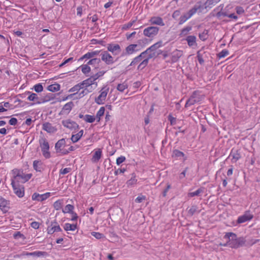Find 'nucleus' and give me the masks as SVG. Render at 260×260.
Listing matches in <instances>:
<instances>
[{
  "instance_id": "obj_15",
  "label": "nucleus",
  "mask_w": 260,
  "mask_h": 260,
  "mask_svg": "<svg viewBox=\"0 0 260 260\" xmlns=\"http://www.w3.org/2000/svg\"><path fill=\"white\" fill-rule=\"evenodd\" d=\"M103 155V151L101 148L94 149L92 151V155L91 161L93 163H97L99 161Z\"/></svg>"
},
{
  "instance_id": "obj_58",
  "label": "nucleus",
  "mask_w": 260,
  "mask_h": 260,
  "mask_svg": "<svg viewBox=\"0 0 260 260\" xmlns=\"http://www.w3.org/2000/svg\"><path fill=\"white\" fill-rule=\"evenodd\" d=\"M72 169L71 168H66L64 169H61L59 171L60 174L61 175H65L69 173H70Z\"/></svg>"
},
{
  "instance_id": "obj_46",
  "label": "nucleus",
  "mask_w": 260,
  "mask_h": 260,
  "mask_svg": "<svg viewBox=\"0 0 260 260\" xmlns=\"http://www.w3.org/2000/svg\"><path fill=\"white\" fill-rule=\"evenodd\" d=\"M13 238L15 240H18L19 239H22V240H24L26 239L25 236L21 233L20 232H16L13 234Z\"/></svg>"
},
{
  "instance_id": "obj_9",
  "label": "nucleus",
  "mask_w": 260,
  "mask_h": 260,
  "mask_svg": "<svg viewBox=\"0 0 260 260\" xmlns=\"http://www.w3.org/2000/svg\"><path fill=\"white\" fill-rule=\"evenodd\" d=\"M200 5H194V7L189 10L187 12L184 13L180 16L179 18V24L184 23L186 21L189 19L193 15H194L197 11L200 9Z\"/></svg>"
},
{
  "instance_id": "obj_23",
  "label": "nucleus",
  "mask_w": 260,
  "mask_h": 260,
  "mask_svg": "<svg viewBox=\"0 0 260 260\" xmlns=\"http://www.w3.org/2000/svg\"><path fill=\"white\" fill-rule=\"evenodd\" d=\"M26 256H31L37 257H46L48 255V253L46 251H36L32 252H27Z\"/></svg>"
},
{
  "instance_id": "obj_53",
  "label": "nucleus",
  "mask_w": 260,
  "mask_h": 260,
  "mask_svg": "<svg viewBox=\"0 0 260 260\" xmlns=\"http://www.w3.org/2000/svg\"><path fill=\"white\" fill-rule=\"evenodd\" d=\"M228 54L229 51L226 49H223L217 55L219 58H221L225 57Z\"/></svg>"
},
{
  "instance_id": "obj_51",
  "label": "nucleus",
  "mask_w": 260,
  "mask_h": 260,
  "mask_svg": "<svg viewBox=\"0 0 260 260\" xmlns=\"http://www.w3.org/2000/svg\"><path fill=\"white\" fill-rule=\"evenodd\" d=\"M203 192V188H200L198 189H197L196 191L194 192H189L188 193V196L190 197H193L194 196H198L200 195V193Z\"/></svg>"
},
{
  "instance_id": "obj_24",
  "label": "nucleus",
  "mask_w": 260,
  "mask_h": 260,
  "mask_svg": "<svg viewBox=\"0 0 260 260\" xmlns=\"http://www.w3.org/2000/svg\"><path fill=\"white\" fill-rule=\"evenodd\" d=\"M197 92L194 91L192 95L189 99L186 101L185 107H188L191 105H194L196 103L199 102V100L197 99Z\"/></svg>"
},
{
  "instance_id": "obj_22",
  "label": "nucleus",
  "mask_w": 260,
  "mask_h": 260,
  "mask_svg": "<svg viewBox=\"0 0 260 260\" xmlns=\"http://www.w3.org/2000/svg\"><path fill=\"white\" fill-rule=\"evenodd\" d=\"M81 89H82V88H81V85L79 83L75 85V86H74L73 87H72L71 88H70L69 90V91L70 92H73V94H71L69 95V96L72 98L73 97L74 95H76V94H78V96L76 97L77 99H78V95H79V91L81 90Z\"/></svg>"
},
{
  "instance_id": "obj_47",
  "label": "nucleus",
  "mask_w": 260,
  "mask_h": 260,
  "mask_svg": "<svg viewBox=\"0 0 260 260\" xmlns=\"http://www.w3.org/2000/svg\"><path fill=\"white\" fill-rule=\"evenodd\" d=\"M128 88L127 84L126 82H123L121 84H118L117 89L120 92H123L124 90Z\"/></svg>"
},
{
  "instance_id": "obj_32",
  "label": "nucleus",
  "mask_w": 260,
  "mask_h": 260,
  "mask_svg": "<svg viewBox=\"0 0 260 260\" xmlns=\"http://www.w3.org/2000/svg\"><path fill=\"white\" fill-rule=\"evenodd\" d=\"M145 54H146V52L144 51L142 52L139 55L134 58L130 65L133 66L141 62L142 59L144 58Z\"/></svg>"
},
{
  "instance_id": "obj_17",
  "label": "nucleus",
  "mask_w": 260,
  "mask_h": 260,
  "mask_svg": "<svg viewBox=\"0 0 260 260\" xmlns=\"http://www.w3.org/2000/svg\"><path fill=\"white\" fill-rule=\"evenodd\" d=\"M101 59L107 64H112L114 62V58L107 51H104L101 54Z\"/></svg>"
},
{
  "instance_id": "obj_29",
  "label": "nucleus",
  "mask_w": 260,
  "mask_h": 260,
  "mask_svg": "<svg viewBox=\"0 0 260 260\" xmlns=\"http://www.w3.org/2000/svg\"><path fill=\"white\" fill-rule=\"evenodd\" d=\"M185 40L187 42V44L189 47H193V46H197V38L194 36H187Z\"/></svg>"
},
{
  "instance_id": "obj_55",
  "label": "nucleus",
  "mask_w": 260,
  "mask_h": 260,
  "mask_svg": "<svg viewBox=\"0 0 260 260\" xmlns=\"http://www.w3.org/2000/svg\"><path fill=\"white\" fill-rule=\"evenodd\" d=\"M91 234L92 236H93L94 237H95L97 239H102V238L104 237V235L99 232H91Z\"/></svg>"
},
{
  "instance_id": "obj_64",
  "label": "nucleus",
  "mask_w": 260,
  "mask_h": 260,
  "mask_svg": "<svg viewBox=\"0 0 260 260\" xmlns=\"http://www.w3.org/2000/svg\"><path fill=\"white\" fill-rule=\"evenodd\" d=\"M9 123L11 125H15L17 123V119L16 118H11Z\"/></svg>"
},
{
  "instance_id": "obj_60",
  "label": "nucleus",
  "mask_w": 260,
  "mask_h": 260,
  "mask_svg": "<svg viewBox=\"0 0 260 260\" xmlns=\"http://www.w3.org/2000/svg\"><path fill=\"white\" fill-rule=\"evenodd\" d=\"M125 160V157L124 156H121L120 157H118L116 159V164L117 165H119L120 164H122Z\"/></svg>"
},
{
  "instance_id": "obj_35",
  "label": "nucleus",
  "mask_w": 260,
  "mask_h": 260,
  "mask_svg": "<svg viewBox=\"0 0 260 260\" xmlns=\"http://www.w3.org/2000/svg\"><path fill=\"white\" fill-rule=\"evenodd\" d=\"M73 106L74 104L72 102H70L66 104L62 108V112L65 114L69 113L71 111Z\"/></svg>"
},
{
  "instance_id": "obj_62",
  "label": "nucleus",
  "mask_w": 260,
  "mask_h": 260,
  "mask_svg": "<svg viewBox=\"0 0 260 260\" xmlns=\"http://www.w3.org/2000/svg\"><path fill=\"white\" fill-rule=\"evenodd\" d=\"M31 227L34 229H38L40 228V224L39 222L34 221L32 222L30 224Z\"/></svg>"
},
{
  "instance_id": "obj_49",
  "label": "nucleus",
  "mask_w": 260,
  "mask_h": 260,
  "mask_svg": "<svg viewBox=\"0 0 260 260\" xmlns=\"http://www.w3.org/2000/svg\"><path fill=\"white\" fill-rule=\"evenodd\" d=\"M137 182V179L136 178V175H134L132 177V178L128 180L127 182H126V184H127V186H131L132 185H134L135 184H136Z\"/></svg>"
},
{
  "instance_id": "obj_48",
  "label": "nucleus",
  "mask_w": 260,
  "mask_h": 260,
  "mask_svg": "<svg viewBox=\"0 0 260 260\" xmlns=\"http://www.w3.org/2000/svg\"><path fill=\"white\" fill-rule=\"evenodd\" d=\"M217 16H228L229 18H233L235 20H237L238 19V17L234 13L228 15L226 14V13H224V12H218L217 14Z\"/></svg>"
},
{
  "instance_id": "obj_59",
  "label": "nucleus",
  "mask_w": 260,
  "mask_h": 260,
  "mask_svg": "<svg viewBox=\"0 0 260 260\" xmlns=\"http://www.w3.org/2000/svg\"><path fill=\"white\" fill-rule=\"evenodd\" d=\"M126 171V168H121L117 169L114 171V175L117 176L120 174L124 173Z\"/></svg>"
},
{
  "instance_id": "obj_21",
  "label": "nucleus",
  "mask_w": 260,
  "mask_h": 260,
  "mask_svg": "<svg viewBox=\"0 0 260 260\" xmlns=\"http://www.w3.org/2000/svg\"><path fill=\"white\" fill-rule=\"evenodd\" d=\"M187 216L188 217H191L195 214H199L200 213L201 210H199V207L195 205L191 206L186 209Z\"/></svg>"
},
{
  "instance_id": "obj_31",
  "label": "nucleus",
  "mask_w": 260,
  "mask_h": 260,
  "mask_svg": "<svg viewBox=\"0 0 260 260\" xmlns=\"http://www.w3.org/2000/svg\"><path fill=\"white\" fill-rule=\"evenodd\" d=\"M83 133L84 131L83 129H81L78 133L76 134H73L71 138V140L72 141V142L74 143L77 142L83 136Z\"/></svg>"
},
{
  "instance_id": "obj_27",
  "label": "nucleus",
  "mask_w": 260,
  "mask_h": 260,
  "mask_svg": "<svg viewBox=\"0 0 260 260\" xmlns=\"http://www.w3.org/2000/svg\"><path fill=\"white\" fill-rule=\"evenodd\" d=\"M149 22L152 25H161L162 24V19L158 16H153L149 20Z\"/></svg>"
},
{
  "instance_id": "obj_4",
  "label": "nucleus",
  "mask_w": 260,
  "mask_h": 260,
  "mask_svg": "<svg viewBox=\"0 0 260 260\" xmlns=\"http://www.w3.org/2000/svg\"><path fill=\"white\" fill-rule=\"evenodd\" d=\"M13 173L14 175L15 179L22 183L28 181L32 176L31 173H26L21 169H14Z\"/></svg>"
},
{
  "instance_id": "obj_50",
  "label": "nucleus",
  "mask_w": 260,
  "mask_h": 260,
  "mask_svg": "<svg viewBox=\"0 0 260 260\" xmlns=\"http://www.w3.org/2000/svg\"><path fill=\"white\" fill-rule=\"evenodd\" d=\"M135 22V20H132L129 21L127 23L123 24L121 27V29L122 30H128L133 25Z\"/></svg>"
},
{
  "instance_id": "obj_52",
  "label": "nucleus",
  "mask_w": 260,
  "mask_h": 260,
  "mask_svg": "<svg viewBox=\"0 0 260 260\" xmlns=\"http://www.w3.org/2000/svg\"><path fill=\"white\" fill-rule=\"evenodd\" d=\"M33 89L37 92H41L43 90V87L41 83H38L34 86Z\"/></svg>"
},
{
  "instance_id": "obj_34",
  "label": "nucleus",
  "mask_w": 260,
  "mask_h": 260,
  "mask_svg": "<svg viewBox=\"0 0 260 260\" xmlns=\"http://www.w3.org/2000/svg\"><path fill=\"white\" fill-rule=\"evenodd\" d=\"M63 205V199H61L57 200V201L54 202L53 204V207L55 210L58 211V210L63 209L62 208Z\"/></svg>"
},
{
  "instance_id": "obj_45",
  "label": "nucleus",
  "mask_w": 260,
  "mask_h": 260,
  "mask_svg": "<svg viewBox=\"0 0 260 260\" xmlns=\"http://www.w3.org/2000/svg\"><path fill=\"white\" fill-rule=\"evenodd\" d=\"M80 68L84 74H87L90 73L91 69L88 64H83L80 66Z\"/></svg>"
},
{
  "instance_id": "obj_1",
  "label": "nucleus",
  "mask_w": 260,
  "mask_h": 260,
  "mask_svg": "<svg viewBox=\"0 0 260 260\" xmlns=\"http://www.w3.org/2000/svg\"><path fill=\"white\" fill-rule=\"evenodd\" d=\"M227 240L225 244L220 243L219 245L223 246H229L233 248H237L244 245L245 240L243 237L237 238V235L233 233H226L223 237Z\"/></svg>"
},
{
  "instance_id": "obj_13",
  "label": "nucleus",
  "mask_w": 260,
  "mask_h": 260,
  "mask_svg": "<svg viewBox=\"0 0 260 260\" xmlns=\"http://www.w3.org/2000/svg\"><path fill=\"white\" fill-rule=\"evenodd\" d=\"M51 196V192H47L43 194H39L37 192H35L31 196L32 201L38 202H43L49 198Z\"/></svg>"
},
{
  "instance_id": "obj_61",
  "label": "nucleus",
  "mask_w": 260,
  "mask_h": 260,
  "mask_svg": "<svg viewBox=\"0 0 260 260\" xmlns=\"http://www.w3.org/2000/svg\"><path fill=\"white\" fill-rule=\"evenodd\" d=\"M146 199L145 196H139L136 199L135 202L138 203H140L144 201Z\"/></svg>"
},
{
  "instance_id": "obj_11",
  "label": "nucleus",
  "mask_w": 260,
  "mask_h": 260,
  "mask_svg": "<svg viewBox=\"0 0 260 260\" xmlns=\"http://www.w3.org/2000/svg\"><path fill=\"white\" fill-rule=\"evenodd\" d=\"M11 184L15 194L19 198H22L24 195V188L23 186L16 183L14 180H12Z\"/></svg>"
},
{
  "instance_id": "obj_42",
  "label": "nucleus",
  "mask_w": 260,
  "mask_h": 260,
  "mask_svg": "<svg viewBox=\"0 0 260 260\" xmlns=\"http://www.w3.org/2000/svg\"><path fill=\"white\" fill-rule=\"evenodd\" d=\"M47 89L51 92H56L60 89V85L58 84H54L48 86Z\"/></svg>"
},
{
  "instance_id": "obj_20",
  "label": "nucleus",
  "mask_w": 260,
  "mask_h": 260,
  "mask_svg": "<svg viewBox=\"0 0 260 260\" xmlns=\"http://www.w3.org/2000/svg\"><path fill=\"white\" fill-rule=\"evenodd\" d=\"M241 153L239 150L236 149H232L229 157H231L232 162H236L241 158Z\"/></svg>"
},
{
  "instance_id": "obj_44",
  "label": "nucleus",
  "mask_w": 260,
  "mask_h": 260,
  "mask_svg": "<svg viewBox=\"0 0 260 260\" xmlns=\"http://www.w3.org/2000/svg\"><path fill=\"white\" fill-rule=\"evenodd\" d=\"M95 119L96 118L94 116L88 114L84 115V120L86 122L88 123L93 122L95 121Z\"/></svg>"
},
{
  "instance_id": "obj_39",
  "label": "nucleus",
  "mask_w": 260,
  "mask_h": 260,
  "mask_svg": "<svg viewBox=\"0 0 260 260\" xmlns=\"http://www.w3.org/2000/svg\"><path fill=\"white\" fill-rule=\"evenodd\" d=\"M151 58H149V55H148V56L146 58H144V59L141 61V62H140V63L139 64V65L138 66V70H142L143 69V68H144L148 63V61H149V59H150Z\"/></svg>"
},
{
  "instance_id": "obj_3",
  "label": "nucleus",
  "mask_w": 260,
  "mask_h": 260,
  "mask_svg": "<svg viewBox=\"0 0 260 260\" xmlns=\"http://www.w3.org/2000/svg\"><path fill=\"white\" fill-rule=\"evenodd\" d=\"M66 145V141L64 139H61L58 140L55 145V149L57 153H60L61 154L66 155L70 152L74 150V147L73 146H69Z\"/></svg>"
},
{
  "instance_id": "obj_56",
  "label": "nucleus",
  "mask_w": 260,
  "mask_h": 260,
  "mask_svg": "<svg viewBox=\"0 0 260 260\" xmlns=\"http://www.w3.org/2000/svg\"><path fill=\"white\" fill-rule=\"evenodd\" d=\"M191 26H188L182 29L181 35L183 36L186 35L188 32L191 30Z\"/></svg>"
},
{
  "instance_id": "obj_30",
  "label": "nucleus",
  "mask_w": 260,
  "mask_h": 260,
  "mask_svg": "<svg viewBox=\"0 0 260 260\" xmlns=\"http://www.w3.org/2000/svg\"><path fill=\"white\" fill-rule=\"evenodd\" d=\"M27 94H29V96L27 97V100L29 101L34 102L35 104H40V102H39V98L38 95L35 93H31L29 91H28Z\"/></svg>"
},
{
  "instance_id": "obj_7",
  "label": "nucleus",
  "mask_w": 260,
  "mask_h": 260,
  "mask_svg": "<svg viewBox=\"0 0 260 260\" xmlns=\"http://www.w3.org/2000/svg\"><path fill=\"white\" fill-rule=\"evenodd\" d=\"M145 41H146V39L139 40L138 41L137 44H132L128 45L125 49V54L127 55H132L140 51L144 47V46H143L141 43H143Z\"/></svg>"
},
{
  "instance_id": "obj_54",
  "label": "nucleus",
  "mask_w": 260,
  "mask_h": 260,
  "mask_svg": "<svg viewBox=\"0 0 260 260\" xmlns=\"http://www.w3.org/2000/svg\"><path fill=\"white\" fill-rule=\"evenodd\" d=\"M106 72L105 71H100L96 73L95 75H94L92 76H91L92 78L94 79V80L95 82H96V80L100 77L103 76Z\"/></svg>"
},
{
  "instance_id": "obj_41",
  "label": "nucleus",
  "mask_w": 260,
  "mask_h": 260,
  "mask_svg": "<svg viewBox=\"0 0 260 260\" xmlns=\"http://www.w3.org/2000/svg\"><path fill=\"white\" fill-rule=\"evenodd\" d=\"M74 209V207L73 205L71 204H68L65 206L64 208H63L62 209V212L63 213H71L72 212H73Z\"/></svg>"
},
{
  "instance_id": "obj_37",
  "label": "nucleus",
  "mask_w": 260,
  "mask_h": 260,
  "mask_svg": "<svg viewBox=\"0 0 260 260\" xmlns=\"http://www.w3.org/2000/svg\"><path fill=\"white\" fill-rule=\"evenodd\" d=\"M63 229L66 231H74L77 229V224L66 223L63 226Z\"/></svg>"
},
{
  "instance_id": "obj_6",
  "label": "nucleus",
  "mask_w": 260,
  "mask_h": 260,
  "mask_svg": "<svg viewBox=\"0 0 260 260\" xmlns=\"http://www.w3.org/2000/svg\"><path fill=\"white\" fill-rule=\"evenodd\" d=\"M39 143L43 156L46 158H49L51 157V154L49 151L50 147L47 140L44 136H41L39 140Z\"/></svg>"
},
{
  "instance_id": "obj_19",
  "label": "nucleus",
  "mask_w": 260,
  "mask_h": 260,
  "mask_svg": "<svg viewBox=\"0 0 260 260\" xmlns=\"http://www.w3.org/2000/svg\"><path fill=\"white\" fill-rule=\"evenodd\" d=\"M10 209V202L3 197L0 198V209L4 213L7 212Z\"/></svg>"
},
{
  "instance_id": "obj_38",
  "label": "nucleus",
  "mask_w": 260,
  "mask_h": 260,
  "mask_svg": "<svg viewBox=\"0 0 260 260\" xmlns=\"http://www.w3.org/2000/svg\"><path fill=\"white\" fill-rule=\"evenodd\" d=\"M105 111V109L104 107H101L99 111L97 112L96 114V116L95 117L97 121L100 122L101 117L104 115Z\"/></svg>"
},
{
  "instance_id": "obj_8",
  "label": "nucleus",
  "mask_w": 260,
  "mask_h": 260,
  "mask_svg": "<svg viewBox=\"0 0 260 260\" xmlns=\"http://www.w3.org/2000/svg\"><path fill=\"white\" fill-rule=\"evenodd\" d=\"M109 91V86L108 85L104 86L100 90L99 95L95 98V102L98 105L104 104L106 100Z\"/></svg>"
},
{
  "instance_id": "obj_36",
  "label": "nucleus",
  "mask_w": 260,
  "mask_h": 260,
  "mask_svg": "<svg viewBox=\"0 0 260 260\" xmlns=\"http://www.w3.org/2000/svg\"><path fill=\"white\" fill-rule=\"evenodd\" d=\"M206 52L204 51V49L202 48L197 52V57L199 63L201 64H203L204 62V57Z\"/></svg>"
},
{
  "instance_id": "obj_33",
  "label": "nucleus",
  "mask_w": 260,
  "mask_h": 260,
  "mask_svg": "<svg viewBox=\"0 0 260 260\" xmlns=\"http://www.w3.org/2000/svg\"><path fill=\"white\" fill-rule=\"evenodd\" d=\"M33 168L37 172H41L43 169V163L40 160H35L33 162Z\"/></svg>"
},
{
  "instance_id": "obj_16",
  "label": "nucleus",
  "mask_w": 260,
  "mask_h": 260,
  "mask_svg": "<svg viewBox=\"0 0 260 260\" xmlns=\"http://www.w3.org/2000/svg\"><path fill=\"white\" fill-rule=\"evenodd\" d=\"M61 123L64 127L71 130L76 129L79 127V125L76 122L70 119L63 120Z\"/></svg>"
},
{
  "instance_id": "obj_2",
  "label": "nucleus",
  "mask_w": 260,
  "mask_h": 260,
  "mask_svg": "<svg viewBox=\"0 0 260 260\" xmlns=\"http://www.w3.org/2000/svg\"><path fill=\"white\" fill-rule=\"evenodd\" d=\"M80 84L82 90L79 93V99L82 98L88 93L92 92L93 90L91 87L92 85H95V87H96L98 85L97 83L94 81V79L91 77L84 80L82 82H80Z\"/></svg>"
},
{
  "instance_id": "obj_14",
  "label": "nucleus",
  "mask_w": 260,
  "mask_h": 260,
  "mask_svg": "<svg viewBox=\"0 0 260 260\" xmlns=\"http://www.w3.org/2000/svg\"><path fill=\"white\" fill-rule=\"evenodd\" d=\"M253 217V215L251 213L249 210L246 211L244 214L238 218L237 223H242L251 220Z\"/></svg>"
},
{
  "instance_id": "obj_5",
  "label": "nucleus",
  "mask_w": 260,
  "mask_h": 260,
  "mask_svg": "<svg viewBox=\"0 0 260 260\" xmlns=\"http://www.w3.org/2000/svg\"><path fill=\"white\" fill-rule=\"evenodd\" d=\"M162 46V44L161 41H159L155 44H153L148 48H147L145 52L146 53H149V58H152L154 57H156L161 54V47Z\"/></svg>"
},
{
  "instance_id": "obj_18",
  "label": "nucleus",
  "mask_w": 260,
  "mask_h": 260,
  "mask_svg": "<svg viewBox=\"0 0 260 260\" xmlns=\"http://www.w3.org/2000/svg\"><path fill=\"white\" fill-rule=\"evenodd\" d=\"M107 50L113 55H117L121 52V47L118 44H109L107 46Z\"/></svg>"
},
{
  "instance_id": "obj_26",
  "label": "nucleus",
  "mask_w": 260,
  "mask_h": 260,
  "mask_svg": "<svg viewBox=\"0 0 260 260\" xmlns=\"http://www.w3.org/2000/svg\"><path fill=\"white\" fill-rule=\"evenodd\" d=\"M183 55L182 51L176 49L172 53V62H176Z\"/></svg>"
},
{
  "instance_id": "obj_28",
  "label": "nucleus",
  "mask_w": 260,
  "mask_h": 260,
  "mask_svg": "<svg viewBox=\"0 0 260 260\" xmlns=\"http://www.w3.org/2000/svg\"><path fill=\"white\" fill-rule=\"evenodd\" d=\"M99 51L89 52L81 56L79 59L78 61H81L84 59H88L91 58L96 55L99 53Z\"/></svg>"
},
{
  "instance_id": "obj_63",
  "label": "nucleus",
  "mask_w": 260,
  "mask_h": 260,
  "mask_svg": "<svg viewBox=\"0 0 260 260\" xmlns=\"http://www.w3.org/2000/svg\"><path fill=\"white\" fill-rule=\"evenodd\" d=\"M168 120L170 121V122L172 125H174L176 124V118L173 117L170 114L168 116Z\"/></svg>"
},
{
  "instance_id": "obj_57",
  "label": "nucleus",
  "mask_w": 260,
  "mask_h": 260,
  "mask_svg": "<svg viewBox=\"0 0 260 260\" xmlns=\"http://www.w3.org/2000/svg\"><path fill=\"white\" fill-rule=\"evenodd\" d=\"M90 16V14H89L88 16H87V19H91L92 22L94 23V22H95L98 21V19H99V17L98 16L97 14H94L93 16Z\"/></svg>"
},
{
  "instance_id": "obj_25",
  "label": "nucleus",
  "mask_w": 260,
  "mask_h": 260,
  "mask_svg": "<svg viewBox=\"0 0 260 260\" xmlns=\"http://www.w3.org/2000/svg\"><path fill=\"white\" fill-rule=\"evenodd\" d=\"M43 129L49 133H53L57 131V129L49 122H46L43 124Z\"/></svg>"
},
{
  "instance_id": "obj_12",
  "label": "nucleus",
  "mask_w": 260,
  "mask_h": 260,
  "mask_svg": "<svg viewBox=\"0 0 260 260\" xmlns=\"http://www.w3.org/2000/svg\"><path fill=\"white\" fill-rule=\"evenodd\" d=\"M62 231V229L56 221L51 222L47 229V232L49 235H52L55 232H59Z\"/></svg>"
},
{
  "instance_id": "obj_10",
  "label": "nucleus",
  "mask_w": 260,
  "mask_h": 260,
  "mask_svg": "<svg viewBox=\"0 0 260 260\" xmlns=\"http://www.w3.org/2000/svg\"><path fill=\"white\" fill-rule=\"evenodd\" d=\"M159 28L156 26H149L143 30V35L149 38H152L156 36L159 31Z\"/></svg>"
},
{
  "instance_id": "obj_40",
  "label": "nucleus",
  "mask_w": 260,
  "mask_h": 260,
  "mask_svg": "<svg viewBox=\"0 0 260 260\" xmlns=\"http://www.w3.org/2000/svg\"><path fill=\"white\" fill-rule=\"evenodd\" d=\"M221 0H207L205 5L206 8H212L213 6L216 5Z\"/></svg>"
},
{
  "instance_id": "obj_43",
  "label": "nucleus",
  "mask_w": 260,
  "mask_h": 260,
  "mask_svg": "<svg viewBox=\"0 0 260 260\" xmlns=\"http://www.w3.org/2000/svg\"><path fill=\"white\" fill-rule=\"evenodd\" d=\"M173 156L178 158L183 157L184 160H185L186 159V157H184V154L182 152L178 150H175L173 151Z\"/></svg>"
}]
</instances>
